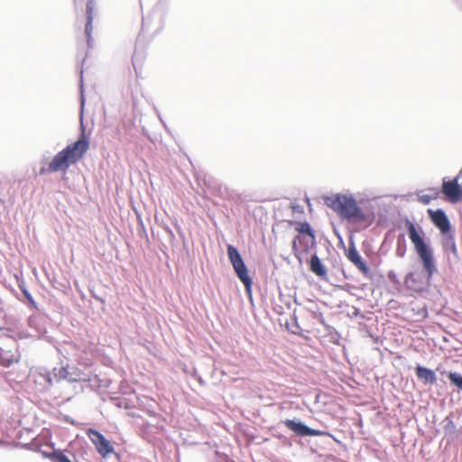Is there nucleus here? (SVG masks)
Returning <instances> with one entry per match:
<instances>
[{
    "instance_id": "obj_1",
    "label": "nucleus",
    "mask_w": 462,
    "mask_h": 462,
    "mask_svg": "<svg viewBox=\"0 0 462 462\" xmlns=\"http://www.w3.org/2000/svg\"><path fill=\"white\" fill-rule=\"evenodd\" d=\"M83 69H80L79 84V135L76 141L66 145L58 152L49 162V170L54 172H65L71 165L79 162L89 149L90 132L87 131L84 125V110L86 105Z\"/></svg>"
},
{
    "instance_id": "obj_2",
    "label": "nucleus",
    "mask_w": 462,
    "mask_h": 462,
    "mask_svg": "<svg viewBox=\"0 0 462 462\" xmlns=\"http://www.w3.org/2000/svg\"><path fill=\"white\" fill-rule=\"evenodd\" d=\"M323 199L327 207L349 223L367 227L374 222L375 215L373 210L362 208L351 193H336L325 196Z\"/></svg>"
},
{
    "instance_id": "obj_3",
    "label": "nucleus",
    "mask_w": 462,
    "mask_h": 462,
    "mask_svg": "<svg viewBox=\"0 0 462 462\" xmlns=\"http://www.w3.org/2000/svg\"><path fill=\"white\" fill-rule=\"evenodd\" d=\"M401 221L404 223L408 236L421 263L422 272L426 276L428 284H430L434 274L439 272L430 239L426 236L423 228L415 225L408 217H403Z\"/></svg>"
},
{
    "instance_id": "obj_4",
    "label": "nucleus",
    "mask_w": 462,
    "mask_h": 462,
    "mask_svg": "<svg viewBox=\"0 0 462 462\" xmlns=\"http://www.w3.org/2000/svg\"><path fill=\"white\" fill-rule=\"evenodd\" d=\"M226 254L236 276L245 286L247 298L253 296L254 278L250 275L248 267L245 264L240 251L234 245L227 244Z\"/></svg>"
},
{
    "instance_id": "obj_5",
    "label": "nucleus",
    "mask_w": 462,
    "mask_h": 462,
    "mask_svg": "<svg viewBox=\"0 0 462 462\" xmlns=\"http://www.w3.org/2000/svg\"><path fill=\"white\" fill-rule=\"evenodd\" d=\"M288 430L292 433L293 437L309 438V437H329L336 440L334 436L328 430H317L307 425L299 418L285 419L281 421Z\"/></svg>"
},
{
    "instance_id": "obj_6",
    "label": "nucleus",
    "mask_w": 462,
    "mask_h": 462,
    "mask_svg": "<svg viewBox=\"0 0 462 462\" xmlns=\"http://www.w3.org/2000/svg\"><path fill=\"white\" fill-rule=\"evenodd\" d=\"M345 255L365 278L370 281L374 280V273L369 267L367 262L357 250L353 236H350L348 239L347 248L345 250Z\"/></svg>"
},
{
    "instance_id": "obj_7",
    "label": "nucleus",
    "mask_w": 462,
    "mask_h": 462,
    "mask_svg": "<svg viewBox=\"0 0 462 462\" xmlns=\"http://www.w3.org/2000/svg\"><path fill=\"white\" fill-rule=\"evenodd\" d=\"M87 435L103 458H106L109 454L115 453L112 443L99 430L89 428L87 430Z\"/></svg>"
},
{
    "instance_id": "obj_8",
    "label": "nucleus",
    "mask_w": 462,
    "mask_h": 462,
    "mask_svg": "<svg viewBox=\"0 0 462 462\" xmlns=\"http://www.w3.org/2000/svg\"><path fill=\"white\" fill-rule=\"evenodd\" d=\"M462 178V168L459 170L457 176L453 179L444 177L442 179V187L446 195L450 197L453 203L462 201V184L459 180Z\"/></svg>"
},
{
    "instance_id": "obj_9",
    "label": "nucleus",
    "mask_w": 462,
    "mask_h": 462,
    "mask_svg": "<svg viewBox=\"0 0 462 462\" xmlns=\"http://www.w3.org/2000/svg\"><path fill=\"white\" fill-rule=\"evenodd\" d=\"M427 212L430 222L440 234L454 229L448 216L443 208H429Z\"/></svg>"
},
{
    "instance_id": "obj_10",
    "label": "nucleus",
    "mask_w": 462,
    "mask_h": 462,
    "mask_svg": "<svg viewBox=\"0 0 462 462\" xmlns=\"http://www.w3.org/2000/svg\"><path fill=\"white\" fill-rule=\"evenodd\" d=\"M316 245H312V238L295 236L291 241V250L294 256L302 263V254H309Z\"/></svg>"
},
{
    "instance_id": "obj_11",
    "label": "nucleus",
    "mask_w": 462,
    "mask_h": 462,
    "mask_svg": "<svg viewBox=\"0 0 462 462\" xmlns=\"http://www.w3.org/2000/svg\"><path fill=\"white\" fill-rule=\"evenodd\" d=\"M39 452L44 458H48L51 462H72L64 451L60 448H56L52 442L41 446Z\"/></svg>"
},
{
    "instance_id": "obj_12",
    "label": "nucleus",
    "mask_w": 462,
    "mask_h": 462,
    "mask_svg": "<svg viewBox=\"0 0 462 462\" xmlns=\"http://www.w3.org/2000/svg\"><path fill=\"white\" fill-rule=\"evenodd\" d=\"M453 418L454 413L451 411L440 422L444 432V438L447 439V442L448 443L456 440L460 434V430L457 428V425L455 424Z\"/></svg>"
},
{
    "instance_id": "obj_13",
    "label": "nucleus",
    "mask_w": 462,
    "mask_h": 462,
    "mask_svg": "<svg viewBox=\"0 0 462 462\" xmlns=\"http://www.w3.org/2000/svg\"><path fill=\"white\" fill-rule=\"evenodd\" d=\"M414 374L417 379L424 385H433L438 382L436 372L419 363L414 367Z\"/></svg>"
},
{
    "instance_id": "obj_14",
    "label": "nucleus",
    "mask_w": 462,
    "mask_h": 462,
    "mask_svg": "<svg viewBox=\"0 0 462 462\" xmlns=\"http://www.w3.org/2000/svg\"><path fill=\"white\" fill-rule=\"evenodd\" d=\"M441 245L445 254H452L456 262L459 260L455 240V228L440 234Z\"/></svg>"
},
{
    "instance_id": "obj_15",
    "label": "nucleus",
    "mask_w": 462,
    "mask_h": 462,
    "mask_svg": "<svg viewBox=\"0 0 462 462\" xmlns=\"http://www.w3.org/2000/svg\"><path fill=\"white\" fill-rule=\"evenodd\" d=\"M288 223L290 226H294L295 230L299 233V235H297L296 236L312 238V245H317L316 231L311 226L310 222H308L307 220H304V221L289 220Z\"/></svg>"
},
{
    "instance_id": "obj_16",
    "label": "nucleus",
    "mask_w": 462,
    "mask_h": 462,
    "mask_svg": "<svg viewBox=\"0 0 462 462\" xmlns=\"http://www.w3.org/2000/svg\"><path fill=\"white\" fill-rule=\"evenodd\" d=\"M94 8L95 1L88 0L86 4V23L84 31L87 37V44L88 48L93 47L92 30L94 20Z\"/></svg>"
},
{
    "instance_id": "obj_17",
    "label": "nucleus",
    "mask_w": 462,
    "mask_h": 462,
    "mask_svg": "<svg viewBox=\"0 0 462 462\" xmlns=\"http://www.w3.org/2000/svg\"><path fill=\"white\" fill-rule=\"evenodd\" d=\"M310 271L318 276L320 280L328 282V269L323 263L322 260L319 257L317 253H314L309 261Z\"/></svg>"
},
{
    "instance_id": "obj_18",
    "label": "nucleus",
    "mask_w": 462,
    "mask_h": 462,
    "mask_svg": "<svg viewBox=\"0 0 462 462\" xmlns=\"http://www.w3.org/2000/svg\"><path fill=\"white\" fill-rule=\"evenodd\" d=\"M18 287L21 291V295L18 297L19 300L26 305L29 310L40 311L37 302L27 289L26 283L23 279L18 281Z\"/></svg>"
},
{
    "instance_id": "obj_19",
    "label": "nucleus",
    "mask_w": 462,
    "mask_h": 462,
    "mask_svg": "<svg viewBox=\"0 0 462 462\" xmlns=\"http://www.w3.org/2000/svg\"><path fill=\"white\" fill-rule=\"evenodd\" d=\"M446 374L450 384L455 387L458 392L462 393V374L457 371L446 372L445 370L441 373Z\"/></svg>"
},
{
    "instance_id": "obj_20",
    "label": "nucleus",
    "mask_w": 462,
    "mask_h": 462,
    "mask_svg": "<svg viewBox=\"0 0 462 462\" xmlns=\"http://www.w3.org/2000/svg\"><path fill=\"white\" fill-rule=\"evenodd\" d=\"M69 448H81L83 457H88L89 461L95 455L94 449L88 446V444L84 439H79L77 441L71 442L69 444Z\"/></svg>"
},
{
    "instance_id": "obj_21",
    "label": "nucleus",
    "mask_w": 462,
    "mask_h": 462,
    "mask_svg": "<svg viewBox=\"0 0 462 462\" xmlns=\"http://www.w3.org/2000/svg\"><path fill=\"white\" fill-rule=\"evenodd\" d=\"M14 362H18V360L14 359L13 352L11 350H5L0 346V365L8 368Z\"/></svg>"
},
{
    "instance_id": "obj_22",
    "label": "nucleus",
    "mask_w": 462,
    "mask_h": 462,
    "mask_svg": "<svg viewBox=\"0 0 462 462\" xmlns=\"http://www.w3.org/2000/svg\"><path fill=\"white\" fill-rule=\"evenodd\" d=\"M407 250L406 238L405 234L403 232L400 233L397 236L396 240V256L399 258H403L405 256Z\"/></svg>"
},
{
    "instance_id": "obj_23",
    "label": "nucleus",
    "mask_w": 462,
    "mask_h": 462,
    "mask_svg": "<svg viewBox=\"0 0 462 462\" xmlns=\"http://www.w3.org/2000/svg\"><path fill=\"white\" fill-rule=\"evenodd\" d=\"M170 3L171 0H158L155 7L152 12V15H154L156 13H159L160 20L162 21L167 14Z\"/></svg>"
},
{
    "instance_id": "obj_24",
    "label": "nucleus",
    "mask_w": 462,
    "mask_h": 462,
    "mask_svg": "<svg viewBox=\"0 0 462 462\" xmlns=\"http://www.w3.org/2000/svg\"><path fill=\"white\" fill-rule=\"evenodd\" d=\"M135 214L137 218V235L141 239L148 241V233L142 218V215L138 211H135Z\"/></svg>"
},
{
    "instance_id": "obj_25",
    "label": "nucleus",
    "mask_w": 462,
    "mask_h": 462,
    "mask_svg": "<svg viewBox=\"0 0 462 462\" xmlns=\"http://www.w3.org/2000/svg\"><path fill=\"white\" fill-rule=\"evenodd\" d=\"M67 451L73 456L74 462H79V459L89 462L88 457H83L81 448H70V449L68 448Z\"/></svg>"
},
{
    "instance_id": "obj_26",
    "label": "nucleus",
    "mask_w": 462,
    "mask_h": 462,
    "mask_svg": "<svg viewBox=\"0 0 462 462\" xmlns=\"http://www.w3.org/2000/svg\"><path fill=\"white\" fill-rule=\"evenodd\" d=\"M113 404L118 408H124L125 410H129L132 408V405L128 400H125L119 397H114L111 399Z\"/></svg>"
},
{
    "instance_id": "obj_27",
    "label": "nucleus",
    "mask_w": 462,
    "mask_h": 462,
    "mask_svg": "<svg viewBox=\"0 0 462 462\" xmlns=\"http://www.w3.org/2000/svg\"><path fill=\"white\" fill-rule=\"evenodd\" d=\"M419 282V279L417 278L414 272H408L404 277V285L407 288H411V284H416Z\"/></svg>"
},
{
    "instance_id": "obj_28",
    "label": "nucleus",
    "mask_w": 462,
    "mask_h": 462,
    "mask_svg": "<svg viewBox=\"0 0 462 462\" xmlns=\"http://www.w3.org/2000/svg\"><path fill=\"white\" fill-rule=\"evenodd\" d=\"M387 278L388 280L394 285L396 286H400L401 285V282L396 274V273L393 271V270H390L388 273H387Z\"/></svg>"
},
{
    "instance_id": "obj_29",
    "label": "nucleus",
    "mask_w": 462,
    "mask_h": 462,
    "mask_svg": "<svg viewBox=\"0 0 462 462\" xmlns=\"http://www.w3.org/2000/svg\"><path fill=\"white\" fill-rule=\"evenodd\" d=\"M69 376V371L67 366H61L58 369V380L60 382L61 380H66L67 377Z\"/></svg>"
},
{
    "instance_id": "obj_30",
    "label": "nucleus",
    "mask_w": 462,
    "mask_h": 462,
    "mask_svg": "<svg viewBox=\"0 0 462 462\" xmlns=\"http://www.w3.org/2000/svg\"><path fill=\"white\" fill-rule=\"evenodd\" d=\"M41 376L44 379L45 383L49 386H53L55 382L52 379V375L51 373H50V371H45L44 373L41 374Z\"/></svg>"
},
{
    "instance_id": "obj_31",
    "label": "nucleus",
    "mask_w": 462,
    "mask_h": 462,
    "mask_svg": "<svg viewBox=\"0 0 462 462\" xmlns=\"http://www.w3.org/2000/svg\"><path fill=\"white\" fill-rule=\"evenodd\" d=\"M49 280L54 289L60 290V291H63L66 289L65 283L57 281L55 278H53V279L49 278Z\"/></svg>"
},
{
    "instance_id": "obj_32",
    "label": "nucleus",
    "mask_w": 462,
    "mask_h": 462,
    "mask_svg": "<svg viewBox=\"0 0 462 462\" xmlns=\"http://www.w3.org/2000/svg\"><path fill=\"white\" fill-rule=\"evenodd\" d=\"M191 376L197 381L199 382V383L203 386L205 385V381L203 380L202 376L198 373L197 369L196 368H193V371L191 373Z\"/></svg>"
},
{
    "instance_id": "obj_33",
    "label": "nucleus",
    "mask_w": 462,
    "mask_h": 462,
    "mask_svg": "<svg viewBox=\"0 0 462 462\" xmlns=\"http://www.w3.org/2000/svg\"><path fill=\"white\" fill-rule=\"evenodd\" d=\"M418 200L423 205H429L432 200V196L430 195H419Z\"/></svg>"
},
{
    "instance_id": "obj_34",
    "label": "nucleus",
    "mask_w": 462,
    "mask_h": 462,
    "mask_svg": "<svg viewBox=\"0 0 462 462\" xmlns=\"http://www.w3.org/2000/svg\"><path fill=\"white\" fill-rule=\"evenodd\" d=\"M402 228V226L401 222L394 224V226L385 233L386 237H390L396 230H400Z\"/></svg>"
},
{
    "instance_id": "obj_35",
    "label": "nucleus",
    "mask_w": 462,
    "mask_h": 462,
    "mask_svg": "<svg viewBox=\"0 0 462 462\" xmlns=\"http://www.w3.org/2000/svg\"><path fill=\"white\" fill-rule=\"evenodd\" d=\"M291 208L292 209L293 212L295 213H303L304 212V208L300 204H295V203H291Z\"/></svg>"
},
{
    "instance_id": "obj_36",
    "label": "nucleus",
    "mask_w": 462,
    "mask_h": 462,
    "mask_svg": "<svg viewBox=\"0 0 462 462\" xmlns=\"http://www.w3.org/2000/svg\"><path fill=\"white\" fill-rule=\"evenodd\" d=\"M150 17L143 18L141 32L143 33L145 29L148 27Z\"/></svg>"
},
{
    "instance_id": "obj_37",
    "label": "nucleus",
    "mask_w": 462,
    "mask_h": 462,
    "mask_svg": "<svg viewBox=\"0 0 462 462\" xmlns=\"http://www.w3.org/2000/svg\"><path fill=\"white\" fill-rule=\"evenodd\" d=\"M54 171H51L49 170V166L48 167H44V166H42L39 170V175H45L47 173H53Z\"/></svg>"
},
{
    "instance_id": "obj_38",
    "label": "nucleus",
    "mask_w": 462,
    "mask_h": 462,
    "mask_svg": "<svg viewBox=\"0 0 462 462\" xmlns=\"http://www.w3.org/2000/svg\"><path fill=\"white\" fill-rule=\"evenodd\" d=\"M388 238H389V237H386V234H385V235H384V238H383V242H382V244H381V245H380V248H379V251H380L382 254H386V251H385V252H383V248H385V245H386V244H387V240H388Z\"/></svg>"
},
{
    "instance_id": "obj_39",
    "label": "nucleus",
    "mask_w": 462,
    "mask_h": 462,
    "mask_svg": "<svg viewBox=\"0 0 462 462\" xmlns=\"http://www.w3.org/2000/svg\"><path fill=\"white\" fill-rule=\"evenodd\" d=\"M58 369L59 368L55 367L51 371H50V373H51L52 379L54 380L55 383H59V380H58Z\"/></svg>"
},
{
    "instance_id": "obj_40",
    "label": "nucleus",
    "mask_w": 462,
    "mask_h": 462,
    "mask_svg": "<svg viewBox=\"0 0 462 462\" xmlns=\"http://www.w3.org/2000/svg\"><path fill=\"white\" fill-rule=\"evenodd\" d=\"M164 230L168 233V235H169V236H170V238H171V241H172L173 239H175V235H174L173 231H172L169 226H166V227L164 228Z\"/></svg>"
},
{
    "instance_id": "obj_41",
    "label": "nucleus",
    "mask_w": 462,
    "mask_h": 462,
    "mask_svg": "<svg viewBox=\"0 0 462 462\" xmlns=\"http://www.w3.org/2000/svg\"><path fill=\"white\" fill-rule=\"evenodd\" d=\"M273 436L278 438V439H283L284 442H289V439L287 437H285L284 435L281 434V433L274 432Z\"/></svg>"
},
{
    "instance_id": "obj_42",
    "label": "nucleus",
    "mask_w": 462,
    "mask_h": 462,
    "mask_svg": "<svg viewBox=\"0 0 462 462\" xmlns=\"http://www.w3.org/2000/svg\"><path fill=\"white\" fill-rule=\"evenodd\" d=\"M67 381L72 383V382H77L78 381V378L76 376H74V373L73 372H69V376L66 378Z\"/></svg>"
},
{
    "instance_id": "obj_43",
    "label": "nucleus",
    "mask_w": 462,
    "mask_h": 462,
    "mask_svg": "<svg viewBox=\"0 0 462 462\" xmlns=\"http://www.w3.org/2000/svg\"><path fill=\"white\" fill-rule=\"evenodd\" d=\"M274 311L278 314V315H282L283 314V307L281 306V305H277L276 307H274Z\"/></svg>"
},
{
    "instance_id": "obj_44",
    "label": "nucleus",
    "mask_w": 462,
    "mask_h": 462,
    "mask_svg": "<svg viewBox=\"0 0 462 462\" xmlns=\"http://www.w3.org/2000/svg\"><path fill=\"white\" fill-rule=\"evenodd\" d=\"M91 295H92V297H93L95 300H98V301H100V302H102V303H104V302H105V300H104L103 298H101V297L97 296L94 291H91Z\"/></svg>"
},
{
    "instance_id": "obj_45",
    "label": "nucleus",
    "mask_w": 462,
    "mask_h": 462,
    "mask_svg": "<svg viewBox=\"0 0 462 462\" xmlns=\"http://www.w3.org/2000/svg\"><path fill=\"white\" fill-rule=\"evenodd\" d=\"M176 228H177V231H178L180 236L184 240L185 236H184V233L182 231L181 227L179 225H176Z\"/></svg>"
},
{
    "instance_id": "obj_46",
    "label": "nucleus",
    "mask_w": 462,
    "mask_h": 462,
    "mask_svg": "<svg viewBox=\"0 0 462 462\" xmlns=\"http://www.w3.org/2000/svg\"><path fill=\"white\" fill-rule=\"evenodd\" d=\"M338 246L343 248L344 251L346 250V248H347V246L345 245L344 240L341 236L339 237Z\"/></svg>"
},
{
    "instance_id": "obj_47",
    "label": "nucleus",
    "mask_w": 462,
    "mask_h": 462,
    "mask_svg": "<svg viewBox=\"0 0 462 462\" xmlns=\"http://www.w3.org/2000/svg\"><path fill=\"white\" fill-rule=\"evenodd\" d=\"M339 270L342 273V274H343L345 279H348L349 278V276L346 274L345 269L343 268V266L341 264H339Z\"/></svg>"
},
{
    "instance_id": "obj_48",
    "label": "nucleus",
    "mask_w": 462,
    "mask_h": 462,
    "mask_svg": "<svg viewBox=\"0 0 462 462\" xmlns=\"http://www.w3.org/2000/svg\"><path fill=\"white\" fill-rule=\"evenodd\" d=\"M293 319H294V327L296 328H300V325H299V322H298V318H297V316L295 314L293 315Z\"/></svg>"
},
{
    "instance_id": "obj_49",
    "label": "nucleus",
    "mask_w": 462,
    "mask_h": 462,
    "mask_svg": "<svg viewBox=\"0 0 462 462\" xmlns=\"http://www.w3.org/2000/svg\"><path fill=\"white\" fill-rule=\"evenodd\" d=\"M248 300L252 307H254V296L248 298Z\"/></svg>"
},
{
    "instance_id": "obj_50",
    "label": "nucleus",
    "mask_w": 462,
    "mask_h": 462,
    "mask_svg": "<svg viewBox=\"0 0 462 462\" xmlns=\"http://www.w3.org/2000/svg\"><path fill=\"white\" fill-rule=\"evenodd\" d=\"M65 420H66V421H68V422H69V423H71V424H74V423H75L74 420L70 419L69 416H66V417H65Z\"/></svg>"
},
{
    "instance_id": "obj_51",
    "label": "nucleus",
    "mask_w": 462,
    "mask_h": 462,
    "mask_svg": "<svg viewBox=\"0 0 462 462\" xmlns=\"http://www.w3.org/2000/svg\"><path fill=\"white\" fill-rule=\"evenodd\" d=\"M307 200H308V203H309V207H310L311 206L310 199L309 198H307Z\"/></svg>"
},
{
    "instance_id": "obj_52",
    "label": "nucleus",
    "mask_w": 462,
    "mask_h": 462,
    "mask_svg": "<svg viewBox=\"0 0 462 462\" xmlns=\"http://www.w3.org/2000/svg\"><path fill=\"white\" fill-rule=\"evenodd\" d=\"M358 313H360V310L359 309H356V314L357 315Z\"/></svg>"
},
{
    "instance_id": "obj_53",
    "label": "nucleus",
    "mask_w": 462,
    "mask_h": 462,
    "mask_svg": "<svg viewBox=\"0 0 462 462\" xmlns=\"http://www.w3.org/2000/svg\"><path fill=\"white\" fill-rule=\"evenodd\" d=\"M140 39H141V34L138 35L137 41H140Z\"/></svg>"
},
{
    "instance_id": "obj_54",
    "label": "nucleus",
    "mask_w": 462,
    "mask_h": 462,
    "mask_svg": "<svg viewBox=\"0 0 462 462\" xmlns=\"http://www.w3.org/2000/svg\"><path fill=\"white\" fill-rule=\"evenodd\" d=\"M319 317H320L321 319H323L322 313H319Z\"/></svg>"
}]
</instances>
